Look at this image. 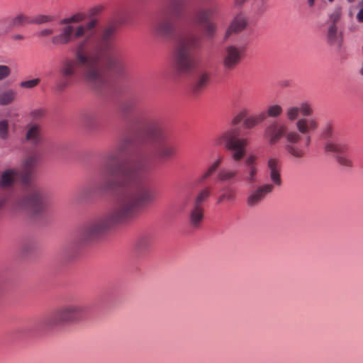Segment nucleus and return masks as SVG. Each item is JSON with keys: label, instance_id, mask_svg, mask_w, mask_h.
I'll list each match as a JSON object with an SVG mask.
<instances>
[{"label": "nucleus", "instance_id": "1", "mask_svg": "<svg viewBox=\"0 0 363 363\" xmlns=\"http://www.w3.org/2000/svg\"><path fill=\"white\" fill-rule=\"evenodd\" d=\"M85 14L77 13L60 21L62 26L60 33L52 37L54 45H64L77 41L74 57H65L58 69L59 79L56 83L58 91L69 87L80 74L85 85L96 94H101L108 86L105 67L114 69L119 62L114 50L116 28L112 26L98 31L99 19H85Z\"/></svg>", "mask_w": 363, "mask_h": 363}, {"label": "nucleus", "instance_id": "2", "mask_svg": "<svg viewBox=\"0 0 363 363\" xmlns=\"http://www.w3.org/2000/svg\"><path fill=\"white\" fill-rule=\"evenodd\" d=\"M152 170V158L143 156L123 171L121 177L104 181L102 189L118 195V205L109 212L94 217L82 227L79 242L90 244L101 238L110 229L119 223L135 219L140 211L153 202L155 195L145 183Z\"/></svg>", "mask_w": 363, "mask_h": 363}, {"label": "nucleus", "instance_id": "3", "mask_svg": "<svg viewBox=\"0 0 363 363\" xmlns=\"http://www.w3.org/2000/svg\"><path fill=\"white\" fill-rule=\"evenodd\" d=\"M201 39L194 33H186L179 36L174 50V64L180 74H189L196 67L192 51L200 48Z\"/></svg>", "mask_w": 363, "mask_h": 363}, {"label": "nucleus", "instance_id": "4", "mask_svg": "<svg viewBox=\"0 0 363 363\" xmlns=\"http://www.w3.org/2000/svg\"><path fill=\"white\" fill-rule=\"evenodd\" d=\"M264 137L270 145L277 143L281 138L285 137L286 143L284 149L291 157L300 160L303 157L305 151L299 145L302 139L296 130H288V126L283 123L274 121L264 131Z\"/></svg>", "mask_w": 363, "mask_h": 363}, {"label": "nucleus", "instance_id": "5", "mask_svg": "<svg viewBox=\"0 0 363 363\" xmlns=\"http://www.w3.org/2000/svg\"><path fill=\"white\" fill-rule=\"evenodd\" d=\"M25 186L12 203L13 210L32 216H41L45 209L43 191L38 186L24 184Z\"/></svg>", "mask_w": 363, "mask_h": 363}, {"label": "nucleus", "instance_id": "6", "mask_svg": "<svg viewBox=\"0 0 363 363\" xmlns=\"http://www.w3.org/2000/svg\"><path fill=\"white\" fill-rule=\"evenodd\" d=\"M147 135L152 144V155L160 161H166L174 157L177 150L167 135L164 133L161 125L156 122H150L147 127Z\"/></svg>", "mask_w": 363, "mask_h": 363}, {"label": "nucleus", "instance_id": "7", "mask_svg": "<svg viewBox=\"0 0 363 363\" xmlns=\"http://www.w3.org/2000/svg\"><path fill=\"white\" fill-rule=\"evenodd\" d=\"M267 169L272 184H265L252 191L247 198V204L250 207L257 206L267 194L272 193L275 186H281V166L278 159L270 157L267 161Z\"/></svg>", "mask_w": 363, "mask_h": 363}, {"label": "nucleus", "instance_id": "8", "mask_svg": "<svg viewBox=\"0 0 363 363\" xmlns=\"http://www.w3.org/2000/svg\"><path fill=\"white\" fill-rule=\"evenodd\" d=\"M89 306L84 303H74L57 309L47 320V325L53 327L64 324L77 323L85 318Z\"/></svg>", "mask_w": 363, "mask_h": 363}, {"label": "nucleus", "instance_id": "9", "mask_svg": "<svg viewBox=\"0 0 363 363\" xmlns=\"http://www.w3.org/2000/svg\"><path fill=\"white\" fill-rule=\"evenodd\" d=\"M240 130L238 128H231L214 139V144L216 145H225L232 151V158L234 161H240L245 155L246 147L248 144L247 138H240Z\"/></svg>", "mask_w": 363, "mask_h": 363}, {"label": "nucleus", "instance_id": "10", "mask_svg": "<svg viewBox=\"0 0 363 363\" xmlns=\"http://www.w3.org/2000/svg\"><path fill=\"white\" fill-rule=\"evenodd\" d=\"M219 13L217 4H212L206 8L199 9L194 14V19L198 25L203 26L208 38H213L216 32L217 26L212 18Z\"/></svg>", "mask_w": 363, "mask_h": 363}, {"label": "nucleus", "instance_id": "11", "mask_svg": "<svg viewBox=\"0 0 363 363\" xmlns=\"http://www.w3.org/2000/svg\"><path fill=\"white\" fill-rule=\"evenodd\" d=\"M245 53L243 47L235 45H227L222 54L221 64L225 71L235 69L240 64Z\"/></svg>", "mask_w": 363, "mask_h": 363}, {"label": "nucleus", "instance_id": "12", "mask_svg": "<svg viewBox=\"0 0 363 363\" xmlns=\"http://www.w3.org/2000/svg\"><path fill=\"white\" fill-rule=\"evenodd\" d=\"M257 160V156L248 155L245 158L243 166L239 172L240 179L250 186H253L257 182L259 168Z\"/></svg>", "mask_w": 363, "mask_h": 363}, {"label": "nucleus", "instance_id": "13", "mask_svg": "<svg viewBox=\"0 0 363 363\" xmlns=\"http://www.w3.org/2000/svg\"><path fill=\"white\" fill-rule=\"evenodd\" d=\"M211 75L207 70H199L194 76L190 84V91L194 96H200L211 82Z\"/></svg>", "mask_w": 363, "mask_h": 363}, {"label": "nucleus", "instance_id": "14", "mask_svg": "<svg viewBox=\"0 0 363 363\" xmlns=\"http://www.w3.org/2000/svg\"><path fill=\"white\" fill-rule=\"evenodd\" d=\"M175 31L174 20L171 17H162L155 22L153 33L158 37L170 38Z\"/></svg>", "mask_w": 363, "mask_h": 363}, {"label": "nucleus", "instance_id": "15", "mask_svg": "<svg viewBox=\"0 0 363 363\" xmlns=\"http://www.w3.org/2000/svg\"><path fill=\"white\" fill-rule=\"evenodd\" d=\"M249 25L247 16L242 11L236 14L230 21L224 35V40L228 39L231 35L238 34L245 30Z\"/></svg>", "mask_w": 363, "mask_h": 363}, {"label": "nucleus", "instance_id": "16", "mask_svg": "<svg viewBox=\"0 0 363 363\" xmlns=\"http://www.w3.org/2000/svg\"><path fill=\"white\" fill-rule=\"evenodd\" d=\"M153 242L154 236L152 234H143L140 235L135 242V250L138 255L145 254L150 250Z\"/></svg>", "mask_w": 363, "mask_h": 363}, {"label": "nucleus", "instance_id": "17", "mask_svg": "<svg viewBox=\"0 0 363 363\" xmlns=\"http://www.w3.org/2000/svg\"><path fill=\"white\" fill-rule=\"evenodd\" d=\"M318 122L315 118H303L298 119L296 123L298 133L301 135H307L310 131H314L318 128Z\"/></svg>", "mask_w": 363, "mask_h": 363}, {"label": "nucleus", "instance_id": "18", "mask_svg": "<svg viewBox=\"0 0 363 363\" xmlns=\"http://www.w3.org/2000/svg\"><path fill=\"white\" fill-rule=\"evenodd\" d=\"M122 155L116 149L108 152L105 156V167L110 174H113L121 160Z\"/></svg>", "mask_w": 363, "mask_h": 363}, {"label": "nucleus", "instance_id": "19", "mask_svg": "<svg viewBox=\"0 0 363 363\" xmlns=\"http://www.w3.org/2000/svg\"><path fill=\"white\" fill-rule=\"evenodd\" d=\"M327 40L329 45L336 47L340 50L343 43L342 34L337 33V27L336 25L331 24L328 30Z\"/></svg>", "mask_w": 363, "mask_h": 363}, {"label": "nucleus", "instance_id": "20", "mask_svg": "<svg viewBox=\"0 0 363 363\" xmlns=\"http://www.w3.org/2000/svg\"><path fill=\"white\" fill-rule=\"evenodd\" d=\"M18 176V171L14 169H8L4 171L0 176V187L10 188L15 184Z\"/></svg>", "mask_w": 363, "mask_h": 363}, {"label": "nucleus", "instance_id": "21", "mask_svg": "<svg viewBox=\"0 0 363 363\" xmlns=\"http://www.w3.org/2000/svg\"><path fill=\"white\" fill-rule=\"evenodd\" d=\"M42 139L41 128L38 124H31L27 126L26 140L32 145H38Z\"/></svg>", "mask_w": 363, "mask_h": 363}, {"label": "nucleus", "instance_id": "22", "mask_svg": "<svg viewBox=\"0 0 363 363\" xmlns=\"http://www.w3.org/2000/svg\"><path fill=\"white\" fill-rule=\"evenodd\" d=\"M204 217L203 207H197L192 205L189 211V224L194 228H199Z\"/></svg>", "mask_w": 363, "mask_h": 363}, {"label": "nucleus", "instance_id": "23", "mask_svg": "<svg viewBox=\"0 0 363 363\" xmlns=\"http://www.w3.org/2000/svg\"><path fill=\"white\" fill-rule=\"evenodd\" d=\"M185 0H170L168 5V12L171 18H179L182 16Z\"/></svg>", "mask_w": 363, "mask_h": 363}, {"label": "nucleus", "instance_id": "24", "mask_svg": "<svg viewBox=\"0 0 363 363\" xmlns=\"http://www.w3.org/2000/svg\"><path fill=\"white\" fill-rule=\"evenodd\" d=\"M37 162V157L35 155H30L27 157L23 162V168L24 171V176L22 177L23 184L29 182L28 176L31 173L33 168Z\"/></svg>", "mask_w": 363, "mask_h": 363}, {"label": "nucleus", "instance_id": "25", "mask_svg": "<svg viewBox=\"0 0 363 363\" xmlns=\"http://www.w3.org/2000/svg\"><path fill=\"white\" fill-rule=\"evenodd\" d=\"M236 199V191L230 186L223 189L222 193L218 197L216 203L218 205L224 203H233Z\"/></svg>", "mask_w": 363, "mask_h": 363}, {"label": "nucleus", "instance_id": "26", "mask_svg": "<svg viewBox=\"0 0 363 363\" xmlns=\"http://www.w3.org/2000/svg\"><path fill=\"white\" fill-rule=\"evenodd\" d=\"M240 178L239 172L235 169H225L218 174V179L222 182H233Z\"/></svg>", "mask_w": 363, "mask_h": 363}, {"label": "nucleus", "instance_id": "27", "mask_svg": "<svg viewBox=\"0 0 363 363\" xmlns=\"http://www.w3.org/2000/svg\"><path fill=\"white\" fill-rule=\"evenodd\" d=\"M325 151L326 152H333L337 155H340L347 150V145L336 141H328L325 145Z\"/></svg>", "mask_w": 363, "mask_h": 363}, {"label": "nucleus", "instance_id": "28", "mask_svg": "<svg viewBox=\"0 0 363 363\" xmlns=\"http://www.w3.org/2000/svg\"><path fill=\"white\" fill-rule=\"evenodd\" d=\"M211 191L210 186H206L201 189L195 196L192 205L197 207H203V203L211 196Z\"/></svg>", "mask_w": 363, "mask_h": 363}, {"label": "nucleus", "instance_id": "29", "mask_svg": "<svg viewBox=\"0 0 363 363\" xmlns=\"http://www.w3.org/2000/svg\"><path fill=\"white\" fill-rule=\"evenodd\" d=\"M16 97L14 90L9 89L0 93V105L6 106L12 103Z\"/></svg>", "mask_w": 363, "mask_h": 363}, {"label": "nucleus", "instance_id": "30", "mask_svg": "<svg viewBox=\"0 0 363 363\" xmlns=\"http://www.w3.org/2000/svg\"><path fill=\"white\" fill-rule=\"evenodd\" d=\"M265 113H262L258 116H254L247 118L244 121V125L247 128H252L257 124L265 120Z\"/></svg>", "mask_w": 363, "mask_h": 363}, {"label": "nucleus", "instance_id": "31", "mask_svg": "<svg viewBox=\"0 0 363 363\" xmlns=\"http://www.w3.org/2000/svg\"><path fill=\"white\" fill-rule=\"evenodd\" d=\"M25 23H31L30 20L26 16L19 14L11 20L9 28L23 26Z\"/></svg>", "mask_w": 363, "mask_h": 363}, {"label": "nucleus", "instance_id": "32", "mask_svg": "<svg viewBox=\"0 0 363 363\" xmlns=\"http://www.w3.org/2000/svg\"><path fill=\"white\" fill-rule=\"evenodd\" d=\"M283 113V108L280 105L272 104L267 107L266 112V117L278 118Z\"/></svg>", "mask_w": 363, "mask_h": 363}, {"label": "nucleus", "instance_id": "33", "mask_svg": "<svg viewBox=\"0 0 363 363\" xmlns=\"http://www.w3.org/2000/svg\"><path fill=\"white\" fill-rule=\"evenodd\" d=\"M221 162H222V157H219L217 160H216L208 167V169L203 173V174L201 176V180L204 181L207 178H208L211 175H212L216 172V170L218 168Z\"/></svg>", "mask_w": 363, "mask_h": 363}, {"label": "nucleus", "instance_id": "34", "mask_svg": "<svg viewBox=\"0 0 363 363\" xmlns=\"http://www.w3.org/2000/svg\"><path fill=\"white\" fill-rule=\"evenodd\" d=\"M54 21V17L49 15H38L30 19V23L34 24H45Z\"/></svg>", "mask_w": 363, "mask_h": 363}, {"label": "nucleus", "instance_id": "35", "mask_svg": "<svg viewBox=\"0 0 363 363\" xmlns=\"http://www.w3.org/2000/svg\"><path fill=\"white\" fill-rule=\"evenodd\" d=\"M131 144V140L128 138H125L122 139L118 144L117 145V147H116V150L118 151L122 155L125 153L129 146Z\"/></svg>", "mask_w": 363, "mask_h": 363}, {"label": "nucleus", "instance_id": "36", "mask_svg": "<svg viewBox=\"0 0 363 363\" xmlns=\"http://www.w3.org/2000/svg\"><path fill=\"white\" fill-rule=\"evenodd\" d=\"M300 111L298 106H290L286 110V116L289 121H294L297 119Z\"/></svg>", "mask_w": 363, "mask_h": 363}, {"label": "nucleus", "instance_id": "37", "mask_svg": "<svg viewBox=\"0 0 363 363\" xmlns=\"http://www.w3.org/2000/svg\"><path fill=\"white\" fill-rule=\"evenodd\" d=\"M9 137V122L7 120L0 121V139L6 140Z\"/></svg>", "mask_w": 363, "mask_h": 363}, {"label": "nucleus", "instance_id": "38", "mask_svg": "<svg viewBox=\"0 0 363 363\" xmlns=\"http://www.w3.org/2000/svg\"><path fill=\"white\" fill-rule=\"evenodd\" d=\"M104 6L102 4L96 5L88 11V15L90 19L97 18L96 16L99 15L104 10Z\"/></svg>", "mask_w": 363, "mask_h": 363}, {"label": "nucleus", "instance_id": "39", "mask_svg": "<svg viewBox=\"0 0 363 363\" xmlns=\"http://www.w3.org/2000/svg\"><path fill=\"white\" fill-rule=\"evenodd\" d=\"M40 79H33L31 80L23 81L20 83V86L25 89H32L38 86L40 83Z\"/></svg>", "mask_w": 363, "mask_h": 363}, {"label": "nucleus", "instance_id": "40", "mask_svg": "<svg viewBox=\"0 0 363 363\" xmlns=\"http://www.w3.org/2000/svg\"><path fill=\"white\" fill-rule=\"evenodd\" d=\"M298 108L300 113L304 116H310L313 113V109L311 107V105L307 102L301 103Z\"/></svg>", "mask_w": 363, "mask_h": 363}, {"label": "nucleus", "instance_id": "41", "mask_svg": "<svg viewBox=\"0 0 363 363\" xmlns=\"http://www.w3.org/2000/svg\"><path fill=\"white\" fill-rule=\"evenodd\" d=\"M46 111L40 108L32 111L30 113V117L34 120H38L45 116Z\"/></svg>", "mask_w": 363, "mask_h": 363}, {"label": "nucleus", "instance_id": "42", "mask_svg": "<svg viewBox=\"0 0 363 363\" xmlns=\"http://www.w3.org/2000/svg\"><path fill=\"white\" fill-rule=\"evenodd\" d=\"M342 13L340 9H336L329 16V20L332 24L336 25V23L340 19Z\"/></svg>", "mask_w": 363, "mask_h": 363}, {"label": "nucleus", "instance_id": "43", "mask_svg": "<svg viewBox=\"0 0 363 363\" xmlns=\"http://www.w3.org/2000/svg\"><path fill=\"white\" fill-rule=\"evenodd\" d=\"M337 160L339 164L345 167H351L352 162L351 160L345 155H340L337 156Z\"/></svg>", "mask_w": 363, "mask_h": 363}, {"label": "nucleus", "instance_id": "44", "mask_svg": "<svg viewBox=\"0 0 363 363\" xmlns=\"http://www.w3.org/2000/svg\"><path fill=\"white\" fill-rule=\"evenodd\" d=\"M11 74V69L6 65H0V81L8 77Z\"/></svg>", "mask_w": 363, "mask_h": 363}, {"label": "nucleus", "instance_id": "45", "mask_svg": "<svg viewBox=\"0 0 363 363\" xmlns=\"http://www.w3.org/2000/svg\"><path fill=\"white\" fill-rule=\"evenodd\" d=\"M53 33V30L51 29V28H44L43 30H41L39 33H38V36L40 37H48V36H50L51 35H52Z\"/></svg>", "mask_w": 363, "mask_h": 363}, {"label": "nucleus", "instance_id": "46", "mask_svg": "<svg viewBox=\"0 0 363 363\" xmlns=\"http://www.w3.org/2000/svg\"><path fill=\"white\" fill-rule=\"evenodd\" d=\"M132 106L133 104L131 102L125 101L121 104V110L124 113H128L131 110Z\"/></svg>", "mask_w": 363, "mask_h": 363}, {"label": "nucleus", "instance_id": "47", "mask_svg": "<svg viewBox=\"0 0 363 363\" xmlns=\"http://www.w3.org/2000/svg\"><path fill=\"white\" fill-rule=\"evenodd\" d=\"M247 0H233V7L236 9H241Z\"/></svg>", "mask_w": 363, "mask_h": 363}, {"label": "nucleus", "instance_id": "48", "mask_svg": "<svg viewBox=\"0 0 363 363\" xmlns=\"http://www.w3.org/2000/svg\"><path fill=\"white\" fill-rule=\"evenodd\" d=\"M248 110L247 108L241 109L238 113L239 116L241 117L242 119H244L248 115Z\"/></svg>", "mask_w": 363, "mask_h": 363}, {"label": "nucleus", "instance_id": "49", "mask_svg": "<svg viewBox=\"0 0 363 363\" xmlns=\"http://www.w3.org/2000/svg\"><path fill=\"white\" fill-rule=\"evenodd\" d=\"M243 119L241 118L240 116H239L238 114H237L232 120V123L233 125H237L240 123Z\"/></svg>", "mask_w": 363, "mask_h": 363}, {"label": "nucleus", "instance_id": "50", "mask_svg": "<svg viewBox=\"0 0 363 363\" xmlns=\"http://www.w3.org/2000/svg\"><path fill=\"white\" fill-rule=\"evenodd\" d=\"M357 19L359 22H363V8L357 14Z\"/></svg>", "mask_w": 363, "mask_h": 363}, {"label": "nucleus", "instance_id": "51", "mask_svg": "<svg viewBox=\"0 0 363 363\" xmlns=\"http://www.w3.org/2000/svg\"><path fill=\"white\" fill-rule=\"evenodd\" d=\"M265 11V6L264 4H262L257 10V13H262Z\"/></svg>", "mask_w": 363, "mask_h": 363}, {"label": "nucleus", "instance_id": "52", "mask_svg": "<svg viewBox=\"0 0 363 363\" xmlns=\"http://www.w3.org/2000/svg\"><path fill=\"white\" fill-rule=\"evenodd\" d=\"M7 202V199H0V209L3 208Z\"/></svg>", "mask_w": 363, "mask_h": 363}, {"label": "nucleus", "instance_id": "53", "mask_svg": "<svg viewBox=\"0 0 363 363\" xmlns=\"http://www.w3.org/2000/svg\"><path fill=\"white\" fill-rule=\"evenodd\" d=\"M311 136L307 135V136L306 137L305 145H306V147H308V146H309V145H310V143H311Z\"/></svg>", "mask_w": 363, "mask_h": 363}, {"label": "nucleus", "instance_id": "54", "mask_svg": "<svg viewBox=\"0 0 363 363\" xmlns=\"http://www.w3.org/2000/svg\"><path fill=\"white\" fill-rule=\"evenodd\" d=\"M330 135H331V133H330V129L327 130L324 133V137H325V138H328L330 136Z\"/></svg>", "mask_w": 363, "mask_h": 363}, {"label": "nucleus", "instance_id": "55", "mask_svg": "<svg viewBox=\"0 0 363 363\" xmlns=\"http://www.w3.org/2000/svg\"><path fill=\"white\" fill-rule=\"evenodd\" d=\"M86 126L90 128V129H92L94 127H93V125L91 124V119L90 120H87L86 122Z\"/></svg>", "mask_w": 363, "mask_h": 363}, {"label": "nucleus", "instance_id": "56", "mask_svg": "<svg viewBox=\"0 0 363 363\" xmlns=\"http://www.w3.org/2000/svg\"><path fill=\"white\" fill-rule=\"evenodd\" d=\"M315 0H308V4L310 7H313L315 4Z\"/></svg>", "mask_w": 363, "mask_h": 363}, {"label": "nucleus", "instance_id": "57", "mask_svg": "<svg viewBox=\"0 0 363 363\" xmlns=\"http://www.w3.org/2000/svg\"><path fill=\"white\" fill-rule=\"evenodd\" d=\"M15 40H22L23 38V35H16L13 37Z\"/></svg>", "mask_w": 363, "mask_h": 363}, {"label": "nucleus", "instance_id": "58", "mask_svg": "<svg viewBox=\"0 0 363 363\" xmlns=\"http://www.w3.org/2000/svg\"><path fill=\"white\" fill-rule=\"evenodd\" d=\"M359 74L363 76V63H362V66L361 67V69H359Z\"/></svg>", "mask_w": 363, "mask_h": 363}, {"label": "nucleus", "instance_id": "59", "mask_svg": "<svg viewBox=\"0 0 363 363\" xmlns=\"http://www.w3.org/2000/svg\"><path fill=\"white\" fill-rule=\"evenodd\" d=\"M359 6L362 7L363 8V0H362L360 2H359Z\"/></svg>", "mask_w": 363, "mask_h": 363}, {"label": "nucleus", "instance_id": "60", "mask_svg": "<svg viewBox=\"0 0 363 363\" xmlns=\"http://www.w3.org/2000/svg\"><path fill=\"white\" fill-rule=\"evenodd\" d=\"M348 2L352 3L354 2L355 0H347Z\"/></svg>", "mask_w": 363, "mask_h": 363}, {"label": "nucleus", "instance_id": "61", "mask_svg": "<svg viewBox=\"0 0 363 363\" xmlns=\"http://www.w3.org/2000/svg\"><path fill=\"white\" fill-rule=\"evenodd\" d=\"M329 2H333L335 0H328Z\"/></svg>", "mask_w": 363, "mask_h": 363}]
</instances>
